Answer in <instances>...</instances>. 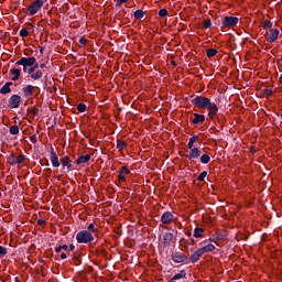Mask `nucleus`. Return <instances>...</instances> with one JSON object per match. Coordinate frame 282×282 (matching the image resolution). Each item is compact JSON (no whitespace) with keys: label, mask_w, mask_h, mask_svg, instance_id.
<instances>
[{"label":"nucleus","mask_w":282,"mask_h":282,"mask_svg":"<svg viewBox=\"0 0 282 282\" xmlns=\"http://www.w3.org/2000/svg\"><path fill=\"white\" fill-rule=\"evenodd\" d=\"M8 254V249L3 246H0V257H6Z\"/></svg>","instance_id":"obj_40"},{"label":"nucleus","mask_w":282,"mask_h":282,"mask_svg":"<svg viewBox=\"0 0 282 282\" xmlns=\"http://www.w3.org/2000/svg\"><path fill=\"white\" fill-rule=\"evenodd\" d=\"M15 65H24L26 67H34L36 65V57H22L19 59Z\"/></svg>","instance_id":"obj_7"},{"label":"nucleus","mask_w":282,"mask_h":282,"mask_svg":"<svg viewBox=\"0 0 282 282\" xmlns=\"http://www.w3.org/2000/svg\"><path fill=\"white\" fill-rule=\"evenodd\" d=\"M79 43H80V45H86L87 39H85V36H82V37L79 39Z\"/></svg>","instance_id":"obj_49"},{"label":"nucleus","mask_w":282,"mask_h":282,"mask_svg":"<svg viewBox=\"0 0 282 282\" xmlns=\"http://www.w3.org/2000/svg\"><path fill=\"white\" fill-rule=\"evenodd\" d=\"M264 96H272V89H264L263 90Z\"/></svg>","instance_id":"obj_47"},{"label":"nucleus","mask_w":282,"mask_h":282,"mask_svg":"<svg viewBox=\"0 0 282 282\" xmlns=\"http://www.w3.org/2000/svg\"><path fill=\"white\" fill-rule=\"evenodd\" d=\"M61 259H67V253L62 252V253H61Z\"/></svg>","instance_id":"obj_53"},{"label":"nucleus","mask_w":282,"mask_h":282,"mask_svg":"<svg viewBox=\"0 0 282 282\" xmlns=\"http://www.w3.org/2000/svg\"><path fill=\"white\" fill-rule=\"evenodd\" d=\"M173 219H175V216H173V213H171V212H164L161 216V223L163 225L171 224V221H173Z\"/></svg>","instance_id":"obj_10"},{"label":"nucleus","mask_w":282,"mask_h":282,"mask_svg":"<svg viewBox=\"0 0 282 282\" xmlns=\"http://www.w3.org/2000/svg\"><path fill=\"white\" fill-rule=\"evenodd\" d=\"M7 162L10 164V166H17V160H14V153H11L9 156H7Z\"/></svg>","instance_id":"obj_27"},{"label":"nucleus","mask_w":282,"mask_h":282,"mask_svg":"<svg viewBox=\"0 0 282 282\" xmlns=\"http://www.w3.org/2000/svg\"><path fill=\"white\" fill-rule=\"evenodd\" d=\"M129 0H117L116 8H119V6H122V3H127Z\"/></svg>","instance_id":"obj_46"},{"label":"nucleus","mask_w":282,"mask_h":282,"mask_svg":"<svg viewBox=\"0 0 282 282\" xmlns=\"http://www.w3.org/2000/svg\"><path fill=\"white\" fill-rule=\"evenodd\" d=\"M9 133H11V135H19V126H11Z\"/></svg>","instance_id":"obj_30"},{"label":"nucleus","mask_w":282,"mask_h":282,"mask_svg":"<svg viewBox=\"0 0 282 282\" xmlns=\"http://www.w3.org/2000/svg\"><path fill=\"white\" fill-rule=\"evenodd\" d=\"M32 80H40V78H43V70L37 69L35 73L31 75Z\"/></svg>","instance_id":"obj_23"},{"label":"nucleus","mask_w":282,"mask_h":282,"mask_svg":"<svg viewBox=\"0 0 282 282\" xmlns=\"http://www.w3.org/2000/svg\"><path fill=\"white\" fill-rule=\"evenodd\" d=\"M30 34V32H28V29H21L20 30V36L22 39H25V36H28Z\"/></svg>","instance_id":"obj_38"},{"label":"nucleus","mask_w":282,"mask_h":282,"mask_svg":"<svg viewBox=\"0 0 282 282\" xmlns=\"http://www.w3.org/2000/svg\"><path fill=\"white\" fill-rule=\"evenodd\" d=\"M40 52H41V54H43V46L40 47Z\"/></svg>","instance_id":"obj_64"},{"label":"nucleus","mask_w":282,"mask_h":282,"mask_svg":"<svg viewBox=\"0 0 282 282\" xmlns=\"http://www.w3.org/2000/svg\"><path fill=\"white\" fill-rule=\"evenodd\" d=\"M35 67L33 66H29V69H28V74H30L32 76V74H35Z\"/></svg>","instance_id":"obj_44"},{"label":"nucleus","mask_w":282,"mask_h":282,"mask_svg":"<svg viewBox=\"0 0 282 282\" xmlns=\"http://www.w3.org/2000/svg\"><path fill=\"white\" fill-rule=\"evenodd\" d=\"M171 260L173 263H188V257L180 251L172 252Z\"/></svg>","instance_id":"obj_5"},{"label":"nucleus","mask_w":282,"mask_h":282,"mask_svg":"<svg viewBox=\"0 0 282 282\" xmlns=\"http://www.w3.org/2000/svg\"><path fill=\"white\" fill-rule=\"evenodd\" d=\"M23 162H25V155L20 154L15 160V164H23Z\"/></svg>","instance_id":"obj_34"},{"label":"nucleus","mask_w":282,"mask_h":282,"mask_svg":"<svg viewBox=\"0 0 282 282\" xmlns=\"http://www.w3.org/2000/svg\"><path fill=\"white\" fill-rule=\"evenodd\" d=\"M239 23V18L232 17V15H226L221 22V30L236 28V25Z\"/></svg>","instance_id":"obj_3"},{"label":"nucleus","mask_w":282,"mask_h":282,"mask_svg":"<svg viewBox=\"0 0 282 282\" xmlns=\"http://www.w3.org/2000/svg\"><path fill=\"white\" fill-rule=\"evenodd\" d=\"M22 100L23 98L20 95H12L8 99V107H10L11 109H19V107H21Z\"/></svg>","instance_id":"obj_6"},{"label":"nucleus","mask_w":282,"mask_h":282,"mask_svg":"<svg viewBox=\"0 0 282 282\" xmlns=\"http://www.w3.org/2000/svg\"><path fill=\"white\" fill-rule=\"evenodd\" d=\"M46 173H52V169H47V170H46Z\"/></svg>","instance_id":"obj_63"},{"label":"nucleus","mask_w":282,"mask_h":282,"mask_svg":"<svg viewBox=\"0 0 282 282\" xmlns=\"http://www.w3.org/2000/svg\"><path fill=\"white\" fill-rule=\"evenodd\" d=\"M199 249H200V252H203V254H206V253L213 252V250H215V245L209 243V245L204 246V247H202Z\"/></svg>","instance_id":"obj_20"},{"label":"nucleus","mask_w":282,"mask_h":282,"mask_svg":"<svg viewBox=\"0 0 282 282\" xmlns=\"http://www.w3.org/2000/svg\"><path fill=\"white\" fill-rule=\"evenodd\" d=\"M118 180H119V182H127V177L124 176V172H121V170L119 171Z\"/></svg>","instance_id":"obj_37"},{"label":"nucleus","mask_w":282,"mask_h":282,"mask_svg":"<svg viewBox=\"0 0 282 282\" xmlns=\"http://www.w3.org/2000/svg\"><path fill=\"white\" fill-rule=\"evenodd\" d=\"M206 121V116L204 115H199V113H194V118L192 119V122L194 124H204V122Z\"/></svg>","instance_id":"obj_16"},{"label":"nucleus","mask_w":282,"mask_h":282,"mask_svg":"<svg viewBox=\"0 0 282 282\" xmlns=\"http://www.w3.org/2000/svg\"><path fill=\"white\" fill-rule=\"evenodd\" d=\"M89 160H91V155H89V154L82 155L76 160V164H87V162H89Z\"/></svg>","instance_id":"obj_19"},{"label":"nucleus","mask_w":282,"mask_h":282,"mask_svg":"<svg viewBox=\"0 0 282 282\" xmlns=\"http://www.w3.org/2000/svg\"><path fill=\"white\" fill-rule=\"evenodd\" d=\"M133 15L137 21H141V19H144V11L142 9H139L134 11Z\"/></svg>","instance_id":"obj_24"},{"label":"nucleus","mask_w":282,"mask_h":282,"mask_svg":"<svg viewBox=\"0 0 282 282\" xmlns=\"http://www.w3.org/2000/svg\"><path fill=\"white\" fill-rule=\"evenodd\" d=\"M174 235L171 232H165L163 236V246L164 248H170L171 243L173 242Z\"/></svg>","instance_id":"obj_13"},{"label":"nucleus","mask_w":282,"mask_h":282,"mask_svg":"<svg viewBox=\"0 0 282 282\" xmlns=\"http://www.w3.org/2000/svg\"><path fill=\"white\" fill-rule=\"evenodd\" d=\"M186 235H187V237H193V232H191V231H187Z\"/></svg>","instance_id":"obj_61"},{"label":"nucleus","mask_w":282,"mask_h":282,"mask_svg":"<svg viewBox=\"0 0 282 282\" xmlns=\"http://www.w3.org/2000/svg\"><path fill=\"white\" fill-rule=\"evenodd\" d=\"M45 3V1L43 0H35L33 1L26 11L28 17H34V14H36V12H39V10H41V8H43V4Z\"/></svg>","instance_id":"obj_4"},{"label":"nucleus","mask_w":282,"mask_h":282,"mask_svg":"<svg viewBox=\"0 0 282 282\" xmlns=\"http://www.w3.org/2000/svg\"><path fill=\"white\" fill-rule=\"evenodd\" d=\"M197 241H195L193 238H191V246H195Z\"/></svg>","instance_id":"obj_58"},{"label":"nucleus","mask_w":282,"mask_h":282,"mask_svg":"<svg viewBox=\"0 0 282 282\" xmlns=\"http://www.w3.org/2000/svg\"><path fill=\"white\" fill-rule=\"evenodd\" d=\"M61 250H63V249L61 248V246H58V247L55 248V252H57V253L61 252Z\"/></svg>","instance_id":"obj_56"},{"label":"nucleus","mask_w":282,"mask_h":282,"mask_svg":"<svg viewBox=\"0 0 282 282\" xmlns=\"http://www.w3.org/2000/svg\"><path fill=\"white\" fill-rule=\"evenodd\" d=\"M31 113L33 116H37L39 115V109L36 108V106H34L32 109H31Z\"/></svg>","instance_id":"obj_45"},{"label":"nucleus","mask_w":282,"mask_h":282,"mask_svg":"<svg viewBox=\"0 0 282 282\" xmlns=\"http://www.w3.org/2000/svg\"><path fill=\"white\" fill-rule=\"evenodd\" d=\"M34 89H36V86L32 85H26L25 87L22 88V94L24 98H31L34 94Z\"/></svg>","instance_id":"obj_12"},{"label":"nucleus","mask_w":282,"mask_h":282,"mask_svg":"<svg viewBox=\"0 0 282 282\" xmlns=\"http://www.w3.org/2000/svg\"><path fill=\"white\" fill-rule=\"evenodd\" d=\"M94 234L87 231V230H80L76 235V241L77 243H91L94 241Z\"/></svg>","instance_id":"obj_2"},{"label":"nucleus","mask_w":282,"mask_h":282,"mask_svg":"<svg viewBox=\"0 0 282 282\" xmlns=\"http://www.w3.org/2000/svg\"><path fill=\"white\" fill-rule=\"evenodd\" d=\"M59 247L62 248V250H65L66 252H68V250H69V247L67 245H63Z\"/></svg>","instance_id":"obj_50"},{"label":"nucleus","mask_w":282,"mask_h":282,"mask_svg":"<svg viewBox=\"0 0 282 282\" xmlns=\"http://www.w3.org/2000/svg\"><path fill=\"white\" fill-rule=\"evenodd\" d=\"M22 67H23L24 74H28V69H29L28 67H29V66L22 65Z\"/></svg>","instance_id":"obj_54"},{"label":"nucleus","mask_w":282,"mask_h":282,"mask_svg":"<svg viewBox=\"0 0 282 282\" xmlns=\"http://www.w3.org/2000/svg\"><path fill=\"white\" fill-rule=\"evenodd\" d=\"M10 74H11V76H13L11 78V80H13V83H17V80H19V78H21V69H19V68H11Z\"/></svg>","instance_id":"obj_18"},{"label":"nucleus","mask_w":282,"mask_h":282,"mask_svg":"<svg viewBox=\"0 0 282 282\" xmlns=\"http://www.w3.org/2000/svg\"><path fill=\"white\" fill-rule=\"evenodd\" d=\"M194 237H195V239H203V237H204V228L196 227L194 229Z\"/></svg>","instance_id":"obj_21"},{"label":"nucleus","mask_w":282,"mask_h":282,"mask_svg":"<svg viewBox=\"0 0 282 282\" xmlns=\"http://www.w3.org/2000/svg\"><path fill=\"white\" fill-rule=\"evenodd\" d=\"M50 161H51L52 166H53L54 169H58V166H61V160H58V155H57L56 152L54 151V148H51Z\"/></svg>","instance_id":"obj_8"},{"label":"nucleus","mask_w":282,"mask_h":282,"mask_svg":"<svg viewBox=\"0 0 282 282\" xmlns=\"http://www.w3.org/2000/svg\"><path fill=\"white\" fill-rule=\"evenodd\" d=\"M213 56H217V50L216 48H208L207 50V57L213 58Z\"/></svg>","instance_id":"obj_33"},{"label":"nucleus","mask_w":282,"mask_h":282,"mask_svg":"<svg viewBox=\"0 0 282 282\" xmlns=\"http://www.w3.org/2000/svg\"><path fill=\"white\" fill-rule=\"evenodd\" d=\"M263 28H272V22L270 20H264Z\"/></svg>","instance_id":"obj_42"},{"label":"nucleus","mask_w":282,"mask_h":282,"mask_svg":"<svg viewBox=\"0 0 282 282\" xmlns=\"http://www.w3.org/2000/svg\"><path fill=\"white\" fill-rule=\"evenodd\" d=\"M75 249H76V247L74 245H69L68 252H74Z\"/></svg>","instance_id":"obj_51"},{"label":"nucleus","mask_w":282,"mask_h":282,"mask_svg":"<svg viewBox=\"0 0 282 282\" xmlns=\"http://www.w3.org/2000/svg\"><path fill=\"white\" fill-rule=\"evenodd\" d=\"M116 234L119 235V236L122 235V229H120V228L117 229V230H116Z\"/></svg>","instance_id":"obj_57"},{"label":"nucleus","mask_w":282,"mask_h":282,"mask_svg":"<svg viewBox=\"0 0 282 282\" xmlns=\"http://www.w3.org/2000/svg\"><path fill=\"white\" fill-rule=\"evenodd\" d=\"M3 31H0V39H3Z\"/></svg>","instance_id":"obj_62"},{"label":"nucleus","mask_w":282,"mask_h":282,"mask_svg":"<svg viewBox=\"0 0 282 282\" xmlns=\"http://www.w3.org/2000/svg\"><path fill=\"white\" fill-rule=\"evenodd\" d=\"M167 15H169V10H166V9H161V10L159 11V17L164 18V17H167Z\"/></svg>","instance_id":"obj_39"},{"label":"nucleus","mask_w":282,"mask_h":282,"mask_svg":"<svg viewBox=\"0 0 282 282\" xmlns=\"http://www.w3.org/2000/svg\"><path fill=\"white\" fill-rule=\"evenodd\" d=\"M208 175L207 171H203L198 176V182H204L206 180V176Z\"/></svg>","instance_id":"obj_35"},{"label":"nucleus","mask_w":282,"mask_h":282,"mask_svg":"<svg viewBox=\"0 0 282 282\" xmlns=\"http://www.w3.org/2000/svg\"><path fill=\"white\" fill-rule=\"evenodd\" d=\"M120 172L123 173L124 175H129L131 173V170H129L127 166H122Z\"/></svg>","instance_id":"obj_41"},{"label":"nucleus","mask_w":282,"mask_h":282,"mask_svg":"<svg viewBox=\"0 0 282 282\" xmlns=\"http://www.w3.org/2000/svg\"><path fill=\"white\" fill-rule=\"evenodd\" d=\"M77 111H79V113H85L87 111V105L78 104L77 105Z\"/></svg>","instance_id":"obj_31"},{"label":"nucleus","mask_w":282,"mask_h":282,"mask_svg":"<svg viewBox=\"0 0 282 282\" xmlns=\"http://www.w3.org/2000/svg\"><path fill=\"white\" fill-rule=\"evenodd\" d=\"M180 279H186V271L185 270H181L180 273H176L172 278V281H180Z\"/></svg>","instance_id":"obj_22"},{"label":"nucleus","mask_w":282,"mask_h":282,"mask_svg":"<svg viewBox=\"0 0 282 282\" xmlns=\"http://www.w3.org/2000/svg\"><path fill=\"white\" fill-rule=\"evenodd\" d=\"M45 224H46L45 219H43V218L37 219L39 226H45Z\"/></svg>","instance_id":"obj_48"},{"label":"nucleus","mask_w":282,"mask_h":282,"mask_svg":"<svg viewBox=\"0 0 282 282\" xmlns=\"http://www.w3.org/2000/svg\"><path fill=\"white\" fill-rule=\"evenodd\" d=\"M62 169H67V171H74V164L72 163V159L69 156H64L61 159Z\"/></svg>","instance_id":"obj_9"},{"label":"nucleus","mask_w":282,"mask_h":282,"mask_svg":"<svg viewBox=\"0 0 282 282\" xmlns=\"http://www.w3.org/2000/svg\"><path fill=\"white\" fill-rule=\"evenodd\" d=\"M269 37L267 39L268 43H274L279 39V29H271Z\"/></svg>","instance_id":"obj_15"},{"label":"nucleus","mask_w":282,"mask_h":282,"mask_svg":"<svg viewBox=\"0 0 282 282\" xmlns=\"http://www.w3.org/2000/svg\"><path fill=\"white\" fill-rule=\"evenodd\" d=\"M14 84L12 82H7L0 89V94L6 95V94H10L12 91V89L10 87H12Z\"/></svg>","instance_id":"obj_17"},{"label":"nucleus","mask_w":282,"mask_h":282,"mask_svg":"<svg viewBox=\"0 0 282 282\" xmlns=\"http://www.w3.org/2000/svg\"><path fill=\"white\" fill-rule=\"evenodd\" d=\"M197 140H199V137L197 135H193L192 138H189V141L187 143V149H194V144L197 142Z\"/></svg>","instance_id":"obj_26"},{"label":"nucleus","mask_w":282,"mask_h":282,"mask_svg":"<svg viewBox=\"0 0 282 282\" xmlns=\"http://www.w3.org/2000/svg\"><path fill=\"white\" fill-rule=\"evenodd\" d=\"M189 150V154L186 156L189 160H197V158L202 155V150H199L198 148H192Z\"/></svg>","instance_id":"obj_14"},{"label":"nucleus","mask_w":282,"mask_h":282,"mask_svg":"<svg viewBox=\"0 0 282 282\" xmlns=\"http://www.w3.org/2000/svg\"><path fill=\"white\" fill-rule=\"evenodd\" d=\"M117 149L119 151H123V149H127V142H124L122 140H117Z\"/></svg>","instance_id":"obj_28"},{"label":"nucleus","mask_w":282,"mask_h":282,"mask_svg":"<svg viewBox=\"0 0 282 282\" xmlns=\"http://www.w3.org/2000/svg\"><path fill=\"white\" fill-rule=\"evenodd\" d=\"M28 30H34V24L29 23V24H28Z\"/></svg>","instance_id":"obj_52"},{"label":"nucleus","mask_w":282,"mask_h":282,"mask_svg":"<svg viewBox=\"0 0 282 282\" xmlns=\"http://www.w3.org/2000/svg\"><path fill=\"white\" fill-rule=\"evenodd\" d=\"M212 26H213V22H210L209 19H205V20H204V28H205V30H208V29H210Z\"/></svg>","instance_id":"obj_36"},{"label":"nucleus","mask_w":282,"mask_h":282,"mask_svg":"<svg viewBox=\"0 0 282 282\" xmlns=\"http://www.w3.org/2000/svg\"><path fill=\"white\" fill-rule=\"evenodd\" d=\"M210 162V155L209 154H203L200 156V163L202 164H208Z\"/></svg>","instance_id":"obj_29"},{"label":"nucleus","mask_w":282,"mask_h":282,"mask_svg":"<svg viewBox=\"0 0 282 282\" xmlns=\"http://www.w3.org/2000/svg\"><path fill=\"white\" fill-rule=\"evenodd\" d=\"M33 67H35V72L39 70V63L36 62V58H35V64L33 65Z\"/></svg>","instance_id":"obj_55"},{"label":"nucleus","mask_w":282,"mask_h":282,"mask_svg":"<svg viewBox=\"0 0 282 282\" xmlns=\"http://www.w3.org/2000/svg\"><path fill=\"white\" fill-rule=\"evenodd\" d=\"M40 69H45V63L40 64Z\"/></svg>","instance_id":"obj_59"},{"label":"nucleus","mask_w":282,"mask_h":282,"mask_svg":"<svg viewBox=\"0 0 282 282\" xmlns=\"http://www.w3.org/2000/svg\"><path fill=\"white\" fill-rule=\"evenodd\" d=\"M192 105L197 107V109H208V118L215 120V116L219 112V107L215 102L210 101V98L204 96H196L192 99Z\"/></svg>","instance_id":"obj_1"},{"label":"nucleus","mask_w":282,"mask_h":282,"mask_svg":"<svg viewBox=\"0 0 282 282\" xmlns=\"http://www.w3.org/2000/svg\"><path fill=\"white\" fill-rule=\"evenodd\" d=\"M202 257H204L203 251L200 249H197L194 253H192L189 258H187V261H189V263H197V261H199Z\"/></svg>","instance_id":"obj_11"},{"label":"nucleus","mask_w":282,"mask_h":282,"mask_svg":"<svg viewBox=\"0 0 282 282\" xmlns=\"http://www.w3.org/2000/svg\"><path fill=\"white\" fill-rule=\"evenodd\" d=\"M171 63H172L173 67H177V62L172 61Z\"/></svg>","instance_id":"obj_60"},{"label":"nucleus","mask_w":282,"mask_h":282,"mask_svg":"<svg viewBox=\"0 0 282 282\" xmlns=\"http://www.w3.org/2000/svg\"><path fill=\"white\" fill-rule=\"evenodd\" d=\"M88 232H98V228H96V225L94 223L89 224L87 229Z\"/></svg>","instance_id":"obj_32"},{"label":"nucleus","mask_w":282,"mask_h":282,"mask_svg":"<svg viewBox=\"0 0 282 282\" xmlns=\"http://www.w3.org/2000/svg\"><path fill=\"white\" fill-rule=\"evenodd\" d=\"M226 239V234L218 232L216 234V237L214 239H210L209 241H214V243H217V241H224Z\"/></svg>","instance_id":"obj_25"},{"label":"nucleus","mask_w":282,"mask_h":282,"mask_svg":"<svg viewBox=\"0 0 282 282\" xmlns=\"http://www.w3.org/2000/svg\"><path fill=\"white\" fill-rule=\"evenodd\" d=\"M30 141L32 142V144H36V142H39V139H36V134L31 135Z\"/></svg>","instance_id":"obj_43"}]
</instances>
